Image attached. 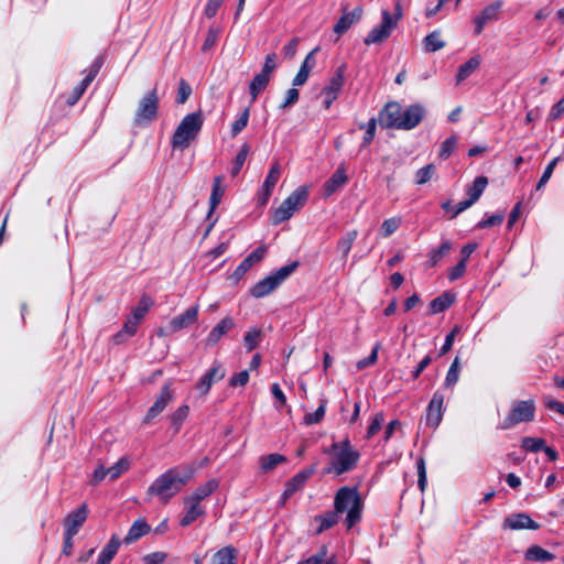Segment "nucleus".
<instances>
[{"instance_id": "1", "label": "nucleus", "mask_w": 564, "mask_h": 564, "mask_svg": "<svg viewBox=\"0 0 564 564\" xmlns=\"http://www.w3.org/2000/svg\"><path fill=\"white\" fill-rule=\"evenodd\" d=\"M196 469L193 466L183 468H170L160 475L148 488V495L156 496L162 502H167L172 497L194 477Z\"/></svg>"}, {"instance_id": "2", "label": "nucleus", "mask_w": 564, "mask_h": 564, "mask_svg": "<svg viewBox=\"0 0 564 564\" xmlns=\"http://www.w3.org/2000/svg\"><path fill=\"white\" fill-rule=\"evenodd\" d=\"M334 508L336 512L343 513L347 511L346 525L352 528L361 519L362 502L356 488H340L334 499Z\"/></svg>"}, {"instance_id": "3", "label": "nucleus", "mask_w": 564, "mask_h": 564, "mask_svg": "<svg viewBox=\"0 0 564 564\" xmlns=\"http://www.w3.org/2000/svg\"><path fill=\"white\" fill-rule=\"evenodd\" d=\"M203 123L204 118L200 111L186 115L172 135V148L182 151L188 148L200 132Z\"/></svg>"}, {"instance_id": "4", "label": "nucleus", "mask_w": 564, "mask_h": 564, "mask_svg": "<svg viewBox=\"0 0 564 564\" xmlns=\"http://www.w3.org/2000/svg\"><path fill=\"white\" fill-rule=\"evenodd\" d=\"M299 267L297 261H293L281 267L270 275L257 282L250 290V294L256 299H261L276 290Z\"/></svg>"}, {"instance_id": "5", "label": "nucleus", "mask_w": 564, "mask_h": 564, "mask_svg": "<svg viewBox=\"0 0 564 564\" xmlns=\"http://www.w3.org/2000/svg\"><path fill=\"white\" fill-rule=\"evenodd\" d=\"M308 199V191L305 186L294 189L273 212L272 223L279 225L289 220L295 212L302 208Z\"/></svg>"}, {"instance_id": "6", "label": "nucleus", "mask_w": 564, "mask_h": 564, "mask_svg": "<svg viewBox=\"0 0 564 564\" xmlns=\"http://www.w3.org/2000/svg\"><path fill=\"white\" fill-rule=\"evenodd\" d=\"M535 415V403L532 399L514 401L509 414L499 424V429L509 430L522 422H531Z\"/></svg>"}, {"instance_id": "7", "label": "nucleus", "mask_w": 564, "mask_h": 564, "mask_svg": "<svg viewBox=\"0 0 564 564\" xmlns=\"http://www.w3.org/2000/svg\"><path fill=\"white\" fill-rule=\"evenodd\" d=\"M159 109V97L156 89L148 91L139 101L138 109L135 111L134 124L147 126L158 117Z\"/></svg>"}, {"instance_id": "8", "label": "nucleus", "mask_w": 564, "mask_h": 564, "mask_svg": "<svg viewBox=\"0 0 564 564\" xmlns=\"http://www.w3.org/2000/svg\"><path fill=\"white\" fill-rule=\"evenodd\" d=\"M395 28V19L390 18V11L388 9H382L381 22L369 31L364 39V43L366 45L380 44L389 39Z\"/></svg>"}, {"instance_id": "9", "label": "nucleus", "mask_w": 564, "mask_h": 564, "mask_svg": "<svg viewBox=\"0 0 564 564\" xmlns=\"http://www.w3.org/2000/svg\"><path fill=\"white\" fill-rule=\"evenodd\" d=\"M333 458L329 463V466L326 468L325 473L335 474L337 476L343 475L352 470L360 458L359 452H341V451H332Z\"/></svg>"}, {"instance_id": "10", "label": "nucleus", "mask_w": 564, "mask_h": 564, "mask_svg": "<svg viewBox=\"0 0 564 564\" xmlns=\"http://www.w3.org/2000/svg\"><path fill=\"white\" fill-rule=\"evenodd\" d=\"M173 400V390L171 382L165 383L159 395L156 397L154 403L148 410L143 423L148 424L156 416H159L169 405V403Z\"/></svg>"}, {"instance_id": "11", "label": "nucleus", "mask_w": 564, "mask_h": 564, "mask_svg": "<svg viewBox=\"0 0 564 564\" xmlns=\"http://www.w3.org/2000/svg\"><path fill=\"white\" fill-rule=\"evenodd\" d=\"M444 395L442 392H434L426 410L425 422L427 426L436 429L443 419Z\"/></svg>"}, {"instance_id": "12", "label": "nucleus", "mask_w": 564, "mask_h": 564, "mask_svg": "<svg viewBox=\"0 0 564 564\" xmlns=\"http://www.w3.org/2000/svg\"><path fill=\"white\" fill-rule=\"evenodd\" d=\"M425 110L421 105H411L406 109H403L402 120L398 123H393L395 129L411 130L415 128L423 119Z\"/></svg>"}, {"instance_id": "13", "label": "nucleus", "mask_w": 564, "mask_h": 564, "mask_svg": "<svg viewBox=\"0 0 564 564\" xmlns=\"http://www.w3.org/2000/svg\"><path fill=\"white\" fill-rule=\"evenodd\" d=\"M198 313H199V305L195 304V305L189 306L182 314L173 317L169 324L170 333H177V332L195 324L198 319Z\"/></svg>"}, {"instance_id": "14", "label": "nucleus", "mask_w": 564, "mask_h": 564, "mask_svg": "<svg viewBox=\"0 0 564 564\" xmlns=\"http://www.w3.org/2000/svg\"><path fill=\"white\" fill-rule=\"evenodd\" d=\"M502 527L503 529H509L513 531L540 529V524L525 512L512 513L508 516L503 520Z\"/></svg>"}, {"instance_id": "15", "label": "nucleus", "mask_w": 564, "mask_h": 564, "mask_svg": "<svg viewBox=\"0 0 564 564\" xmlns=\"http://www.w3.org/2000/svg\"><path fill=\"white\" fill-rule=\"evenodd\" d=\"M501 7L502 1L498 0L484 8V10L474 19L475 34H480L489 21L498 19Z\"/></svg>"}, {"instance_id": "16", "label": "nucleus", "mask_w": 564, "mask_h": 564, "mask_svg": "<svg viewBox=\"0 0 564 564\" xmlns=\"http://www.w3.org/2000/svg\"><path fill=\"white\" fill-rule=\"evenodd\" d=\"M312 474L313 469H305L294 475L285 485L281 496V505H284L296 491L301 490Z\"/></svg>"}, {"instance_id": "17", "label": "nucleus", "mask_w": 564, "mask_h": 564, "mask_svg": "<svg viewBox=\"0 0 564 564\" xmlns=\"http://www.w3.org/2000/svg\"><path fill=\"white\" fill-rule=\"evenodd\" d=\"M225 377V370L218 361H215L213 367L199 379L196 384V389L202 394H207L212 386Z\"/></svg>"}, {"instance_id": "18", "label": "nucleus", "mask_w": 564, "mask_h": 564, "mask_svg": "<svg viewBox=\"0 0 564 564\" xmlns=\"http://www.w3.org/2000/svg\"><path fill=\"white\" fill-rule=\"evenodd\" d=\"M235 327V321L230 316L224 317L219 323H217L213 329L209 332L206 337V345L214 346L216 345L220 338L230 332Z\"/></svg>"}, {"instance_id": "19", "label": "nucleus", "mask_w": 564, "mask_h": 564, "mask_svg": "<svg viewBox=\"0 0 564 564\" xmlns=\"http://www.w3.org/2000/svg\"><path fill=\"white\" fill-rule=\"evenodd\" d=\"M87 513L86 505H82L77 510L70 512L65 519V532L69 535H76L85 522Z\"/></svg>"}, {"instance_id": "20", "label": "nucleus", "mask_w": 564, "mask_h": 564, "mask_svg": "<svg viewBox=\"0 0 564 564\" xmlns=\"http://www.w3.org/2000/svg\"><path fill=\"white\" fill-rule=\"evenodd\" d=\"M317 51H318V47H315L313 51H311L306 55L297 74L293 78V82H292L293 86H302L307 82L312 69L315 67V64H316L314 55Z\"/></svg>"}, {"instance_id": "21", "label": "nucleus", "mask_w": 564, "mask_h": 564, "mask_svg": "<svg viewBox=\"0 0 564 564\" xmlns=\"http://www.w3.org/2000/svg\"><path fill=\"white\" fill-rule=\"evenodd\" d=\"M347 181H348V176L346 174V170L344 166L340 165L324 184V187H323L324 196L329 197L337 189H339L341 186H344L347 183Z\"/></svg>"}, {"instance_id": "22", "label": "nucleus", "mask_w": 564, "mask_h": 564, "mask_svg": "<svg viewBox=\"0 0 564 564\" xmlns=\"http://www.w3.org/2000/svg\"><path fill=\"white\" fill-rule=\"evenodd\" d=\"M361 15L362 9L360 7H356L350 12L343 13L337 23L334 25V32L338 35H341L347 30H349L352 24L358 22L361 19Z\"/></svg>"}, {"instance_id": "23", "label": "nucleus", "mask_w": 564, "mask_h": 564, "mask_svg": "<svg viewBox=\"0 0 564 564\" xmlns=\"http://www.w3.org/2000/svg\"><path fill=\"white\" fill-rule=\"evenodd\" d=\"M346 65H340L336 68L333 76L329 78L327 85L323 88V94H328L338 97L345 82Z\"/></svg>"}, {"instance_id": "24", "label": "nucleus", "mask_w": 564, "mask_h": 564, "mask_svg": "<svg viewBox=\"0 0 564 564\" xmlns=\"http://www.w3.org/2000/svg\"><path fill=\"white\" fill-rule=\"evenodd\" d=\"M218 487V481L215 479L208 480L204 485L197 487L195 491L184 499L185 502H193L200 505L205 498L209 497Z\"/></svg>"}, {"instance_id": "25", "label": "nucleus", "mask_w": 564, "mask_h": 564, "mask_svg": "<svg viewBox=\"0 0 564 564\" xmlns=\"http://www.w3.org/2000/svg\"><path fill=\"white\" fill-rule=\"evenodd\" d=\"M150 531L151 527L147 523V521L144 519H138L130 527L127 535L123 539V542L126 544H131L147 535Z\"/></svg>"}, {"instance_id": "26", "label": "nucleus", "mask_w": 564, "mask_h": 564, "mask_svg": "<svg viewBox=\"0 0 564 564\" xmlns=\"http://www.w3.org/2000/svg\"><path fill=\"white\" fill-rule=\"evenodd\" d=\"M403 109L398 102H389L381 112L382 120L387 128H394V124L402 120Z\"/></svg>"}, {"instance_id": "27", "label": "nucleus", "mask_w": 564, "mask_h": 564, "mask_svg": "<svg viewBox=\"0 0 564 564\" xmlns=\"http://www.w3.org/2000/svg\"><path fill=\"white\" fill-rule=\"evenodd\" d=\"M524 558L529 562L545 563L555 558V555L540 545H531L524 553Z\"/></svg>"}, {"instance_id": "28", "label": "nucleus", "mask_w": 564, "mask_h": 564, "mask_svg": "<svg viewBox=\"0 0 564 564\" xmlns=\"http://www.w3.org/2000/svg\"><path fill=\"white\" fill-rule=\"evenodd\" d=\"M238 550L232 545L219 549L212 557L210 564H236Z\"/></svg>"}, {"instance_id": "29", "label": "nucleus", "mask_w": 564, "mask_h": 564, "mask_svg": "<svg viewBox=\"0 0 564 564\" xmlns=\"http://www.w3.org/2000/svg\"><path fill=\"white\" fill-rule=\"evenodd\" d=\"M270 83V76L260 72L257 74L249 84V94L251 96V102L258 99V96L267 88Z\"/></svg>"}, {"instance_id": "30", "label": "nucleus", "mask_w": 564, "mask_h": 564, "mask_svg": "<svg viewBox=\"0 0 564 564\" xmlns=\"http://www.w3.org/2000/svg\"><path fill=\"white\" fill-rule=\"evenodd\" d=\"M455 301V295L448 292L433 299L430 303V314H438L447 310Z\"/></svg>"}, {"instance_id": "31", "label": "nucleus", "mask_w": 564, "mask_h": 564, "mask_svg": "<svg viewBox=\"0 0 564 564\" xmlns=\"http://www.w3.org/2000/svg\"><path fill=\"white\" fill-rule=\"evenodd\" d=\"M481 58L480 56L476 55L470 57L466 63L459 66L457 75H456V83L460 84L466 78H468L480 65Z\"/></svg>"}, {"instance_id": "32", "label": "nucleus", "mask_w": 564, "mask_h": 564, "mask_svg": "<svg viewBox=\"0 0 564 564\" xmlns=\"http://www.w3.org/2000/svg\"><path fill=\"white\" fill-rule=\"evenodd\" d=\"M488 180L486 176H478L474 180L473 184L467 188L468 199L475 204L484 191L486 189Z\"/></svg>"}, {"instance_id": "33", "label": "nucleus", "mask_w": 564, "mask_h": 564, "mask_svg": "<svg viewBox=\"0 0 564 564\" xmlns=\"http://www.w3.org/2000/svg\"><path fill=\"white\" fill-rule=\"evenodd\" d=\"M358 236L357 230L347 231L337 242V250L341 253V259L346 260L351 247Z\"/></svg>"}, {"instance_id": "34", "label": "nucleus", "mask_w": 564, "mask_h": 564, "mask_svg": "<svg viewBox=\"0 0 564 564\" xmlns=\"http://www.w3.org/2000/svg\"><path fill=\"white\" fill-rule=\"evenodd\" d=\"M223 176H216L214 178L213 189L209 198V215L216 209V207L220 204L221 197L225 193V187L223 186Z\"/></svg>"}, {"instance_id": "35", "label": "nucleus", "mask_w": 564, "mask_h": 564, "mask_svg": "<svg viewBox=\"0 0 564 564\" xmlns=\"http://www.w3.org/2000/svg\"><path fill=\"white\" fill-rule=\"evenodd\" d=\"M423 46L425 52L434 53L445 46V42L441 37L440 31H433L423 39Z\"/></svg>"}, {"instance_id": "36", "label": "nucleus", "mask_w": 564, "mask_h": 564, "mask_svg": "<svg viewBox=\"0 0 564 564\" xmlns=\"http://www.w3.org/2000/svg\"><path fill=\"white\" fill-rule=\"evenodd\" d=\"M189 406L184 404L178 406L170 416L171 427L174 430V433H178L184 421L188 417Z\"/></svg>"}, {"instance_id": "37", "label": "nucleus", "mask_w": 564, "mask_h": 564, "mask_svg": "<svg viewBox=\"0 0 564 564\" xmlns=\"http://www.w3.org/2000/svg\"><path fill=\"white\" fill-rule=\"evenodd\" d=\"M314 520L319 523L316 533L321 534L323 531L333 528L338 522V512H336V510L328 511L324 514L316 516Z\"/></svg>"}, {"instance_id": "38", "label": "nucleus", "mask_w": 564, "mask_h": 564, "mask_svg": "<svg viewBox=\"0 0 564 564\" xmlns=\"http://www.w3.org/2000/svg\"><path fill=\"white\" fill-rule=\"evenodd\" d=\"M188 508L180 521L182 527H188L192 524L198 517L205 513V510L200 507V505H196L193 502H185Z\"/></svg>"}, {"instance_id": "39", "label": "nucleus", "mask_w": 564, "mask_h": 564, "mask_svg": "<svg viewBox=\"0 0 564 564\" xmlns=\"http://www.w3.org/2000/svg\"><path fill=\"white\" fill-rule=\"evenodd\" d=\"M139 321L133 317L129 318L123 328L113 336L115 344H121L127 337L133 336L137 333Z\"/></svg>"}, {"instance_id": "40", "label": "nucleus", "mask_w": 564, "mask_h": 564, "mask_svg": "<svg viewBox=\"0 0 564 564\" xmlns=\"http://www.w3.org/2000/svg\"><path fill=\"white\" fill-rule=\"evenodd\" d=\"M286 460L285 456L281 454H270L260 457V466L263 471H270L275 468L279 464Z\"/></svg>"}, {"instance_id": "41", "label": "nucleus", "mask_w": 564, "mask_h": 564, "mask_svg": "<svg viewBox=\"0 0 564 564\" xmlns=\"http://www.w3.org/2000/svg\"><path fill=\"white\" fill-rule=\"evenodd\" d=\"M249 115H250V109H249V107H247L239 115V117L231 123L230 134L232 138L237 137L247 127L248 121H249Z\"/></svg>"}, {"instance_id": "42", "label": "nucleus", "mask_w": 564, "mask_h": 564, "mask_svg": "<svg viewBox=\"0 0 564 564\" xmlns=\"http://www.w3.org/2000/svg\"><path fill=\"white\" fill-rule=\"evenodd\" d=\"M280 175H281V165L276 161L272 164L268 175L265 176V180H264L262 186L267 189L273 191L279 178H280Z\"/></svg>"}, {"instance_id": "43", "label": "nucleus", "mask_w": 564, "mask_h": 564, "mask_svg": "<svg viewBox=\"0 0 564 564\" xmlns=\"http://www.w3.org/2000/svg\"><path fill=\"white\" fill-rule=\"evenodd\" d=\"M359 128L365 129V134L360 147L366 148L372 142L376 135L377 120L371 118L367 123L360 124Z\"/></svg>"}, {"instance_id": "44", "label": "nucleus", "mask_w": 564, "mask_h": 564, "mask_svg": "<svg viewBox=\"0 0 564 564\" xmlns=\"http://www.w3.org/2000/svg\"><path fill=\"white\" fill-rule=\"evenodd\" d=\"M130 467V463L126 457L120 458L116 464L111 467L107 468V473L109 474L110 480H116L119 478L124 471H127Z\"/></svg>"}, {"instance_id": "45", "label": "nucleus", "mask_w": 564, "mask_h": 564, "mask_svg": "<svg viewBox=\"0 0 564 564\" xmlns=\"http://www.w3.org/2000/svg\"><path fill=\"white\" fill-rule=\"evenodd\" d=\"M452 249V242L444 240L437 249L431 250L429 261L431 265H435Z\"/></svg>"}, {"instance_id": "46", "label": "nucleus", "mask_w": 564, "mask_h": 564, "mask_svg": "<svg viewBox=\"0 0 564 564\" xmlns=\"http://www.w3.org/2000/svg\"><path fill=\"white\" fill-rule=\"evenodd\" d=\"M262 333L258 328H251L243 337V344L248 351H252L261 341Z\"/></svg>"}, {"instance_id": "47", "label": "nucleus", "mask_w": 564, "mask_h": 564, "mask_svg": "<svg viewBox=\"0 0 564 564\" xmlns=\"http://www.w3.org/2000/svg\"><path fill=\"white\" fill-rule=\"evenodd\" d=\"M435 172H436V167L434 164H427V165L423 166L422 169L417 170L415 173V183L417 185H423V184L427 183L433 177Z\"/></svg>"}, {"instance_id": "48", "label": "nucleus", "mask_w": 564, "mask_h": 564, "mask_svg": "<svg viewBox=\"0 0 564 564\" xmlns=\"http://www.w3.org/2000/svg\"><path fill=\"white\" fill-rule=\"evenodd\" d=\"M458 378H459V359H458V357H456L453 360V362L446 373L444 386L447 388L454 387L456 384V382L458 381Z\"/></svg>"}, {"instance_id": "49", "label": "nucleus", "mask_w": 564, "mask_h": 564, "mask_svg": "<svg viewBox=\"0 0 564 564\" xmlns=\"http://www.w3.org/2000/svg\"><path fill=\"white\" fill-rule=\"evenodd\" d=\"M326 400H321L319 406L312 413H307L304 416V423L306 425H313L321 422L325 415Z\"/></svg>"}, {"instance_id": "50", "label": "nucleus", "mask_w": 564, "mask_h": 564, "mask_svg": "<svg viewBox=\"0 0 564 564\" xmlns=\"http://www.w3.org/2000/svg\"><path fill=\"white\" fill-rule=\"evenodd\" d=\"M101 59L100 58H97L91 65L90 67L88 68L84 79L79 83V85L84 88V89H87L88 86L91 84V82L95 79V77L97 76V74L99 73L100 68H101Z\"/></svg>"}, {"instance_id": "51", "label": "nucleus", "mask_w": 564, "mask_h": 564, "mask_svg": "<svg viewBox=\"0 0 564 564\" xmlns=\"http://www.w3.org/2000/svg\"><path fill=\"white\" fill-rule=\"evenodd\" d=\"M544 444L542 438L527 436L522 438L521 447L527 452L536 453L542 451Z\"/></svg>"}, {"instance_id": "52", "label": "nucleus", "mask_w": 564, "mask_h": 564, "mask_svg": "<svg viewBox=\"0 0 564 564\" xmlns=\"http://www.w3.org/2000/svg\"><path fill=\"white\" fill-rule=\"evenodd\" d=\"M561 161V158L557 156V158H554L545 167L541 178L539 180L536 186H535V189L536 191H540L542 189L545 184L549 182V180L551 178L553 172H554V169L556 166V164Z\"/></svg>"}, {"instance_id": "53", "label": "nucleus", "mask_w": 564, "mask_h": 564, "mask_svg": "<svg viewBox=\"0 0 564 564\" xmlns=\"http://www.w3.org/2000/svg\"><path fill=\"white\" fill-rule=\"evenodd\" d=\"M401 218L400 217H392L386 219L381 225V235L382 237L387 238L391 236L393 232L398 230V228L401 225Z\"/></svg>"}, {"instance_id": "54", "label": "nucleus", "mask_w": 564, "mask_h": 564, "mask_svg": "<svg viewBox=\"0 0 564 564\" xmlns=\"http://www.w3.org/2000/svg\"><path fill=\"white\" fill-rule=\"evenodd\" d=\"M152 305L150 297L143 296L138 306L132 311V317L139 322L145 316Z\"/></svg>"}, {"instance_id": "55", "label": "nucleus", "mask_w": 564, "mask_h": 564, "mask_svg": "<svg viewBox=\"0 0 564 564\" xmlns=\"http://www.w3.org/2000/svg\"><path fill=\"white\" fill-rule=\"evenodd\" d=\"M457 145V138L455 135H452L447 138L440 148L438 156L443 160H446L451 156L454 149Z\"/></svg>"}, {"instance_id": "56", "label": "nucleus", "mask_w": 564, "mask_h": 564, "mask_svg": "<svg viewBox=\"0 0 564 564\" xmlns=\"http://www.w3.org/2000/svg\"><path fill=\"white\" fill-rule=\"evenodd\" d=\"M248 153H249V145L243 144L241 150L237 153V155L235 158L234 166L231 169V175L232 176L238 175V173L240 172L242 165L246 162Z\"/></svg>"}, {"instance_id": "57", "label": "nucleus", "mask_w": 564, "mask_h": 564, "mask_svg": "<svg viewBox=\"0 0 564 564\" xmlns=\"http://www.w3.org/2000/svg\"><path fill=\"white\" fill-rule=\"evenodd\" d=\"M328 549L326 545H322L318 552L307 558L301 560L297 564H322L327 557Z\"/></svg>"}, {"instance_id": "58", "label": "nucleus", "mask_w": 564, "mask_h": 564, "mask_svg": "<svg viewBox=\"0 0 564 564\" xmlns=\"http://www.w3.org/2000/svg\"><path fill=\"white\" fill-rule=\"evenodd\" d=\"M192 94V87L185 79H181L178 83V89L176 95L177 104H185Z\"/></svg>"}, {"instance_id": "59", "label": "nucleus", "mask_w": 564, "mask_h": 564, "mask_svg": "<svg viewBox=\"0 0 564 564\" xmlns=\"http://www.w3.org/2000/svg\"><path fill=\"white\" fill-rule=\"evenodd\" d=\"M416 469H417V486H419L420 490L423 492L425 490L426 484H427L425 460L423 457H420L416 460Z\"/></svg>"}, {"instance_id": "60", "label": "nucleus", "mask_w": 564, "mask_h": 564, "mask_svg": "<svg viewBox=\"0 0 564 564\" xmlns=\"http://www.w3.org/2000/svg\"><path fill=\"white\" fill-rule=\"evenodd\" d=\"M383 421H384L383 413L382 412L377 413L372 417V420L367 429L366 437L371 438L375 434H377L380 431Z\"/></svg>"}, {"instance_id": "61", "label": "nucleus", "mask_w": 564, "mask_h": 564, "mask_svg": "<svg viewBox=\"0 0 564 564\" xmlns=\"http://www.w3.org/2000/svg\"><path fill=\"white\" fill-rule=\"evenodd\" d=\"M503 217H505V215L502 213L494 214V215H491V216L480 220L476 225V227L478 229H484V228H489V227H494V226L500 225L502 223V220H503Z\"/></svg>"}, {"instance_id": "62", "label": "nucleus", "mask_w": 564, "mask_h": 564, "mask_svg": "<svg viewBox=\"0 0 564 564\" xmlns=\"http://www.w3.org/2000/svg\"><path fill=\"white\" fill-rule=\"evenodd\" d=\"M379 349L380 344H376L375 347L372 348L371 354L367 358H364L356 364L357 369L361 370L373 365L377 361Z\"/></svg>"}, {"instance_id": "63", "label": "nucleus", "mask_w": 564, "mask_h": 564, "mask_svg": "<svg viewBox=\"0 0 564 564\" xmlns=\"http://www.w3.org/2000/svg\"><path fill=\"white\" fill-rule=\"evenodd\" d=\"M249 381V371L242 370L229 379L230 387H245Z\"/></svg>"}, {"instance_id": "64", "label": "nucleus", "mask_w": 564, "mask_h": 564, "mask_svg": "<svg viewBox=\"0 0 564 564\" xmlns=\"http://www.w3.org/2000/svg\"><path fill=\"white\" fill-rule=\"evenodd\" d=\"M167 554L165 552H153L143 556L144 564H163Z\"/></svg>"}]
</instances>
